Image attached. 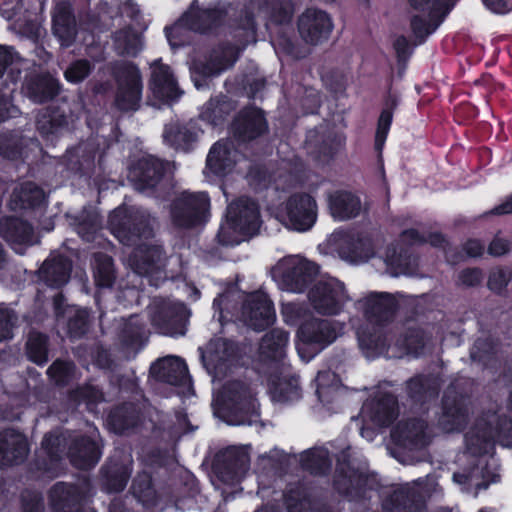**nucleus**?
I'll return each instance as SVG.
<instances>
[{"label": "nucleus", "mask_w": 512, "mask_h": 512, "mask_svg": "<svg viewBox=\"0 0 512 512\" xmlns=\"http://www.w3.org/2000/svg\"><path fill=\"white\" fill-rule=\"evenodd\" d=\"M93 484L89 476H81L75 483L58 481L48 491L53 512H96L90 508Z\"/></svg>", "instance_id": "0eeeda50"}, {"label": "nucleus", "mask_w": 512, "mask_h": 512, "mask_svg": "<svg viewBox=\"0 0 512 512\" xmlns=\"http://www.w3.org/2000/svg\"><path fill=\"white\" fill-rule=\"evenodd\" d=\"M166 163L147 155L138 159L129 169V179L137 191H153L166 174Z\"/></svg>", "instance_id": "aec40b11"}, {"label": "nucleus", "mask_w": 512, "mask_h": 512, "mask_svg": "<svg viewBox=\"0 0 512 512\" xmlns=\"http://www.w3.org/2000/svg\"><path fill=\"white\" fill-rule=\"evenodd\" d=\"M164 251L158 245H139L129 257L132 270L141 276L157 272L161 266Z\"/></svg>", "instance_id": "ea45409f"}, {"label": "nucleus", "mask_w": 512, "mask_h": 512, "mask_svg": "<svg viewBox=\"0 0 512 512\" xmlns=\"http://www.w3.org/2000/svg\"><path fill=\"white\" fill-rule=\"evenodd\" d=\"M150 374L156 381L175 387L184 386L190 380L185 361L177 356L156 360L150 367Z\"/></svg>", "instance_id": "bb28decb"}, {"label": "nucleus", "mask_w": 512, "mask_h": 512, "mask_svg": "<svg viewBox=\"0 0 512 512\" xmlns=\"http://www.w3.org/2000/svg\"><path fill=\"white\" fill-rule=\"evenodd\" d=\"M439 391V381L431 374H416L406 381L407 396L416 404L438 397Z\"/></svg>", "instance_id": "79ce46f5"}, {"label": "nucleus", "mask_w": 512, "mask_h": 512, "mask_svg": "<svg viewBox=\"0 0 512 512\" xmlns=\"http://www.w3.org/2000/svg\"><path fill=\"white\" fill-rule=\"evenodd\" d=\"M22 89L31 102L46 104L61 94L63 84L49 71H34L25 76Z\"/></svg>", "instance_id": "f3484780"}, {"label": "nucleus", "mask_w": 512, "mask_h": 512, "mask_svg": "<svg viewBox=\"0 0 512 512\" xmlns=\"http://www.w3.org/2000/svg\"><path fill=\"white\" fill-rule=\"evenodd\" d=\"M109 72L116 85L112 107L120 113L138 111L143 96V80L138 65L133 61L116 60L109 64Z\"/></svg>", "instance_id": "423d86ee"}, {"label": "nucleus", "mask_w": 512, "mask_h": 512, "mask_svg": "<svg viewBox=\"0 0 512 512\" xmlns=\"http://www.w3.org/2000/svg\"><path fill=\"white\" fill-rule=\"evenodd\" d=\"M380 486L375 473L364 471L353 464L349 448L336 454L333 488L338 494L362 500L368 491H377Z\"/></svg>", "instance_id": "39448f33"}, {"label": "nucleus", "mask_w": 512, "mask_h": 512, "mask_svg": "<svg viewBox=\"0 0 512 512\" xmlns=\"http://www.w3.org/2000/svg\"><path fill=\"white\" fill-rule=\"evenodd\" d=\"M73 224L76 232L82 239L91 241L95 238L101 222L97 213L83 210L75 217Z\"/></svg>", "instance_id": "e2e57ef3"}, {"label": "nucleus", "mask_w": 512, "mask_h": 512, "mask_svg": "<svg viewBox=\"0 0 512 512\" xmlns=\"http://www.w3.org/2000/svg\"><path fill=\"white\" fill-rule=\"evenodd\" d=\"M300 463L304 470L312 475H326L332 468V460L326 449H309L300 457Z\"/></svg>", "instance_id": "6e6d98bb"}, {"label": "nucleus", "mask_w": 512, "mask_h": 512, "mask_svg": "<svg viewBox=\"0 0 512 512\" xmlns=\"http://www.w3.org/2000/svg\"><path fill=\"white\" fill-rule=\"evenodd\" d=\"M366 320L357 329L359 347L367 357H377L388 350V328L400 308L398 300L388 292H371L358 301Z\"/></svg>", "instance_id": "f03ea898"}, {"label": "nucleus", "mask_w": 512, "mask_h": 512, "mask_svg": "<svg viewBox=\"0 0 512 512\" xmlns=\"http://www.w3.org/2000/svg\"><path fill=\"white\" fill-rule=\"evenodd\" d=\"M141 422V408L134 402H123L114 406L107 416L108 426L118 435L138 427Z\"/></svg>", "instance_id": "c9c22d12"}, {"label": "nucleus", "mask_w": 512, "mask_h": 512, "mask_svg": "<svg viewBox=\"0 0 512 512\" xmlns=\"http://www.w3.org/2000/svg\"><path fill=\"white\" fill-rule=\"evenodd\" d=\"M363 409L369 419L380 427L390 426L399 415L397 397L391 392H379L368 399Z\"/></svg>", "instance_id": "a878e982"}, {"label": "nucleus", "mask_w": 512, "mask_h": 512, "mask_svg": "<svg viewBox=\"0 0 512 512\" xmlns=\"http://www.w3.org/2000/svg\"><path fill=\"white\" fill-rule=\"evenodd\" d=\"M76 365L71 360L56 359L48 367L46 374L57 387H66L74 379Z\"/></svg>", "instance_id": "052dcab7"}, {"label": "nucleus", "mask_w": 512, "mask_h": 512, "mask_svg": "<svg viewBox=\"0 0 512 512\" xmlns=\"http://www.w3.org/2000/svg\"><path fill=\"white\" fill-rule=\"evenodd\" d=\"M241 314L245 324L257 332L266 330L276 320L273 302L262 292H253L247 297Z\"/></svg>", "instance_id": "a211bd4d"}, {"label": "nucleus", "mask_w": 512, "mask_h": 512, "mask_svg": "<svg viewBox=\"0 0 512 512\" xmlns=\"http://www.w3.org/2000/svg\"><path fill=\"white\" fill-rule=\"evenodd\" d=\"M342 251L351 261H367L374 255V248L369 237L362 234L349 236Z\"/></svg>", "instance_id": "4d7b16f0"}, {"label": "nucleus", "mask_w": 512, "mask_h": 512, "mask_svg": "<svg viewBox=\"0 0 512 512\" xmlns=\"http://www.w3.org/2000/svg\"><path fill=\"white\" fill-rule=\"evenodd\" d=\"M240 358V349L236 342L223 339L221 350L209 357V364L212 365L216 375H226Z\"/></svg>", "instance_id": "864d4df0"}, {"label": "nucleus", "mask_w": 512, "mask_h": 512, "mask_svg": "<svg viewBox=\"0 0 512 512\" xmlns=\"http://www.w3.org/2000/svg\"><path fill=\"white\" fill-rule=\"evenodd\" d=\"M108 223L111 233L125 246H134L153 236L150 217L140 210L116 209L109 215Z\"/></svg>", "instance_id": "9d476101"}, {"label": "nucleus", "mask_w": 512, "mask_h": 512, "mask_svg": "<svg viewBox=\"0 0 512 512\" xmlns=\"http://www.w3.org/2000/svg\"><path fill=\"white\" fill-rule=\"evenodd\" d=\"M67 125V115L59 106L43 108L36 116V129L47 144L55 145L59 134Z\"/></svg>", "instance_id": "72a5a7b5"}, {"label": "nucleus", "mask_w": 512, "mask_h": 512, "mask_svg": "<svg viewBox=\"0 0 512 512\" xmlns=\"http://www.w3.org/2000/svg\"><path fill=\"white\" fill-rule=\"evenodd\" d=\"M319 266L309 260L291 261L284 268L281 276L287 290L302 293L315 281Z\"/></svg>", "instance_id": "393cba45"}, {"label": "nucleus", "mask_w": 512, "mask_h": 512, "mask_svg": "<svg viewBox=\"0 0 512 512\" xmlns=\"http://www.w3.org/2000/svg\"><path fill=\"white\" fill-rule=\"evenodd\" d=\"M229 12L225 5L192 4L190 9L179 19V25L201 35H217L226 22L238 15V11L228 18Z\"/></svg>", "instance_id": "9b49d317"}, {"label": "nucleus", "mask_w": 512, "mask_h": 512, "mask_svg": "<svg viewBox=\"0 0 512 512\" xmlns=\"http://www.w3.org/2000/svg\"><path fill=\"white\" fill-rule=\"evenodd\" d=\"M382 506L385 512H424L426 499L420 490L401 486L383 501Z\"/></svg>", "instance_id": "c85d7f7f"}, {"label": "nucleus", "mask_w": 512, "mask_h": 512, "mask_svg": "<svg viewBox=\"0 0 512 512\" xmlns=\"http://www.w3.org/2000/svg\"><path fill=\"white\" fill-rule=\"evenodd\" d=\"M269 124L264 111L252 104L242 107L231 123V134L239 147L266 135Z\"/></svg>", "instance_id": "f8f14e48"}, {"label": "nucleus", "mask_w": 512, "mask_h": 512, "mask_svg": "<svg viewBox=\"0 0 512 512\" xmlns=\"http://www.w3.org/2000/svg\"><path fill=\"white\" fill-rule=\"evenodd\" d=\"M411 253L408 248L388 247L386 252V263L395 270L397 274L406 273L411 265Z\"/></svg>", "instance_id": "338daca9"}, {"label": "nucleus", "mask_w": 512, "mask_h": 512, "mask_svg": "<svg viewBox=\"0 0 512 512\" xmlns=\"http://www.w3.org/2000/svg\"><path fill=\"white\" fill-rule=\"evenodd\" d=\"M207 192L183 191L170 204L171 222L176 228L192 229L205 224L209 217Z\"/></svg>", "instance_id": "1a4fd4ad"}, {"label": "nucleus", "mask_w": 512, "mask_h": 512, "mask_svg": "<svg viewBox=\"0 0 512 512\" xmlns=\"http://www.w3.org/2000/svg\"><path fill=\"white\" fill-rule=\"evenodd\" d=\"M296 338L299 356L309 361L337 339V331L332 321L312 317L300 324Z\"/></svg>", "instance_id": "6e6552de"}, {"label": "nucleus", "mask_w": 512, "mask_h": 512, "mask_svg": "<svg viewBox=\"0 0 512 512\" xmlns=\"http://www.w3.org/2000/svg\"><path fill=\"white\" fill-rule=\"evenodd\" d=\"M427 424L420 418H410L400 422L391 432L395 445L417 451L426 448L430 439L426 433Z\"/></svg>", "instance_id": "4be33fe9"}, {"label": "nucleus", "mask_w": 512, "mask_h": 512, "mask_svg": "<svg viewBox=\"0 0 512 512\" xmlns=\"http://www.w3.org/2000/svg\"><path fill=\"white\" fill-rule=\"evenodd\" d=\"M149 86L154 97L159 100H176L181 94L170 66L161 63V60L152 64Z\"/></svg>", "instance_id": "473e14b6"}, {"label": "nucleus", "mask_w": 512, "mask_h": 512, "mask_svg": "<svg viewBox=\"0 0 512 512\" xmlns=\"http://www.w3.org/2000/svg\"><path fill=\"white\" fill-rule=\"evenodd\" d=\"M470 357L472 361L481 364L483 368H488L496 357V345L494 341L489 337L477 338L470 350Z\"/></svg>", "instance_id": "0e129e2a"}, {"label": "nucleus", "mask_w": 512, "mask_h": 512, "mask_svg": "<svg viewBox=\"0 0 512 512\" xmlns=\"http://www.w3.org/2000/svg\"><path fill=\"white\" fill-rule=\"evenodd\" d=\"M72 271L71 260L64 255L46 259L38 271L39 279L51 288H61L70 279Z\"/></svg>", "instance_id": "4c0bfd02"}, {"label": "nucleus", "mask_w": 512, "mask_h": 512, "mask_svg": "<svg viewBox=\"0 0 512 512\" xmlns=\"http://www.w3.org/2000/svg\"><path fill=\"white\" fill-rule=\"evenodd\" d=\"M284 211L288 227L297 232H306L317 221L318 205L309 193L295 192L285 201Z\"/></svg>", "instance_id": "2eb2a0df"}, {"label": "nucleus", "mask_w": 512, "mask_h": 512, "mask_svg": "<svg viewBox=\"0 0 512 512\" xmlns=\"http://www.w3.org/2000/svg\"><path fill=\"white\" fill-rule=\"evenodd\" d=\"M200 133L203 131L198 127L196 121L177 122L165 125L163 139L168 146L175 150L190 152L198 142Z\"/></svg>", "instance_id": "7c9ffc66"}, {"label": "nucleus", "mask_w": 512, "mask_h": 512, "mask_svg": "<svg viewBox=\"0 0 512 512\" xmlns=\"http://www.w3.org/2000/svg\"><path fill=\"white\" fill-rule=\"evenodd\" d=\"M49 337L42 332H31L26 342L28 359L38 366L48 362Z\"/></svg>", "instance_id": "13d9d810"}, {"label": "nucleus", "mask_w": 512, "mask_h": 512, "mask_svg": "<svg viewBox=\"0 0 512 512\" xmlns=\"http://www.w3.org/2000/svg\"><path fill=\"white\" fill-rule=\"evenodd\" d=\"M493 427L490 422L477 421L465 435L467 452L475 457H481L493 447Z\"/></svg>", "instance_id": "37998d69"}, {"label": "nucleus", "mask_w": 512, "mask_h": 512, "mask_svg": "<svg viewBox=\"0 0 512 512\" xmlns=\"http://www.w3.org/2000/svg\"><path fill=\"white\" fill-rule=\"evenodd\" d=\"M258 25L253 11L242 9L230 19L229 35L233 42L220 41L204 59H194L190 65L191 79L197 89L207 88L213 77L232 68L248 45L257 42Z\"/></svg>", "instance_id": "f257e3e1"}, {"label": "nucleus", "mask_w": 512, "mask_h": 512, "mask_svg": "<svg viewBox=\"0 0 512 512\" xmlns=\"http://www.w3.org/2000/svg\"><path fill=\"white\" fill-rule=\"evenodd\" d=\"M246 180L256 193L269 189L274 182V174L263 163H254L249 166Z\"/></svg>", "instance_id": "680f3d73"}, {"label": "nucleus", "mask_w": 512, "mask_h": 512, "mask_svg": "<svg viewBox=\"0 0 512 512\" xmlns=\"http://www.w3.org/2000/svg\"><path fill=\"white\" fill-rule=\"evenodd\" d=\"M46 201L42 188L33 182H25L20 188L14 190L11 202L15 208L21 210H35L41 208Z\"/></svg>", "instance_id": "603ef678"}, {"label": "nucleus", "mask_w": 512, "mask_h": 512, "mask_svg": "<svg viewBox=\"0 0 512 512\" xmlns=\"http://www.w3.org/2000/svg\"><path fill=\"white\" fill-rule=\"evenodd\" d=\"M132 495L145 509L155 508L159 503V495L154 487L151 473L142 471L132 480Z\"/></svg>", "instance_id": "3c124183"}, {"label": "nucleus", "mask_w": 512, "mask_h": 512, "mask_svg": "<svg viewBox=\"0 0 512 512\" xmlns=\"http://www.w3.org/2000/svg\"><path fill=\"white\" fill-rule=\"evenodd\" d=\"M331 16L324 10L308 7L298 17L297 29L301 39L317 46L327 41L333 31Z\"/></svg>", "instance_id": "dca6fc26"}, {"label": "nucleus", "mask_w": 512, "mask_h": 512, "mask_svg": "<svg viewBox=\"0 0 512 512\" xmlns=\"http://www.w3.org/2000/svg\"><path fill=\"white\" fill-rule=\"evenodd\" d=\"M445 9L437 13V9L428 12V20L421 15H413L410 19V28L418 44H423L433 34L448 15Z\"/></svg>", "instance_id": "5fc2aeb1"}, {"label": "nucleus", "mask_w": 512, "mask_h": 512, "mask_svg": "<svg viewBox=\"0 0 512 512\" xmlns=\"http://www.w3.org/2000/svg\"><path fill=\"white\" fill-rule=\"evenodd\" d=\"M469 421V398L455 388H447L441 399L439 427L448 433L462 432Z\"/></svg>", "instance_id": "4468645a"}, {"label": "nucleus", "mask_w": 512, "mask_h": 512, "mask_svg": "<svg viewBox=\"0 0 512 512\" xmlns=\"http://www.w3.org/2000/svg\"><path fill=\"white\" fill-rule=\"evenodd\" d=\"M68 457L73 466L89 470L96 466L101 458L98 443L88 435L74 437L68 446Z\"/></svg>", "instance_id": "c756f323"}, {"label": "nucleus", "mask_w": 512, "mask_h": 512, "mask_svg": "<svg viewBox=\"0 0 512 512\" xmlns=\"http://www.w3.org/2000/svg\"><path fill=\"white\" fill-rule=\"evenodd\" d=\"M117 53L121 56L136 57L142 50V41L139 34L125 31L115 39Z\"/></svg>", "instance_id": "774afa93"}, {"label": "nucleus", "mask_w": 512, "mask_h": 512, "mask_svg": "<svg viewBox=\"0 0 512 512\" xmlns=\"http://www.w3.org/2000/svg\"><path fill=\"white\" fill-rule=\"evenodd\" d=\"M69 439L70 434L68 431L61 429L52 430L44 435L40 449L61 462Z\"/></svg>", "instance_id": "bf43d9fd"}, {"label": "nucleus", "mask_w": 512, "mask_h": 512, "mask_svg": "<svg viewBox=\"0 0 512 512\" xmlns=\"http://www.w3.org/2000/svg\"><path fill=\"white\" fill-rule=\"evenodd\" d=\"M260 205L248 196L232 201L226 209L225 223L217 233L218 242L225 246H236L256 236L261 228Z\"/></svg>", "instance_id": "7ed1b4c3"}, {"label": "nucleus", "mask_w": 512, "mask_h": 512, "mask_svg": "<svg viewBox=\"0 0 512 512\" xmlns=\"http://www.w3.org/2000/svg\"><path fill=\"white\" fill-rule=\"evenodd\" d=\"M244 8L251 9L255 19V10H257L267 23L275 26L290 24L295 13L293 0H249V3L244 4L238 13Z\"/></svg>", "instance_id": "b1692460"}, {"label": "nucleus", "mask_w": 512, "mask_h": 512, "mask_svg": "<svg viewBox=\"0 0 512 512\" xmlns=\"http://www.w3.org/2000/svg\"><path fill=\"white\" fill-rule=\"evenodd\" d=\"M30 452L27 437L14 428L0 432V464L11 467L26 461Z\"/></svg>", "instance_id": "5701e85b"}, {"label": "nucleus", "mask_w": 512, "mask_h": 512, "mask_svg": "<svg viewBox=\"0 0 512 512\" xmlns=\"http://www.w3.org/2000/svg\"><path fill=\"white\" fill-rule=\"evenodd\" d=\"M189 311L183 303H161L151 317L152 325L167 336H184Z\"/></svg>", "instance_id": "6ab92c4d"}, {"label": "nucleus", "mask_w": 512, "mask_h": 512, "mask_svg": "<svg viewBox=\"0 0 512 512\" xmlns=\"http://www.w3.org/2000/svg\"><path fill=\"white\" fill-rule=\"evenodd\" d=\"M61 462L39 449L28 462L26 475L29 480L54 479L59 476Z\"/></svg>", "instance_id": "de8ad7c7"}, {"label": "nucleus", "mask_w": 512, "mask_h": 512, "mask_svg": "<svg viewBox=\"0 0 512 512\" xmlns=\"http://www.w3.org/2000/svg\"><path fill=\"white\" fill-rule=\"evenodd\" d=\"M215 406L218 416L230 425H251L260 417L250 385L238 379L227 381L222 386Z\"/></svg>", "instance_id": "20e7f679"}, {"label": "nucleus", "mask_w": 512, "mask_h": 512, "mask_svg": "<svg viewBox=\"0 0 512 512\" xmlns=\"http://www.w3.org/2000/svg\"><path fill=\"white\" fill-rule=\"evenodd\" d=\"M232 143L219 140L212 145L206 158V168L217 177H225L235 166L232 159Z\"/></svg>", "instance_id": "c03bdc74"}, {"label": "nucleus", "mask_w": 512, "mask_h": 512, "mask_svg": "<svg viewBox=\"0 0 512 512\" xmlns=\"http://www.w3.org/2000/svg\"><path fill=\"white\" fill-rule=\"evenodd\" d=\"M249 467V457L243 449L229 446L221 450L215 459V471L220 481L226 484L239 482Z\"/></svg>", "instance_id": "412c9836"}, {"label": "nucleus", "mask_w": 512, "mask_h": 512, "mask_svg": "<svg viewBox=\"0 0 512 512\" xmlns=\"http://www.w3.org/2000/svg\"><path fill=\"white\" fill-rule=\"evenodd\" d=\"M52 31L61 46L69 47L77 36V23L74 9L69 2L59 3L52 15Z\"/></svg>", "instance_id": "f704fd0d"}, {"label": "nucleus", "mask_w": 512, "mask_h": 512, "mask_svg": "<svg viewBox=\"0 0 512 512\" xmlns=\"http://www.w3.org/2000/svg\"><path fill=\"white\" fill-rule=\"evenodd\" d=\"M90 312L87 308H79L68 319L67 332L71 339H81L89 331Z\"/></svg>", "instance_id": "69168bd1"}, {"label": "nucleus", "mask_w": 512, "mask_h": 512, "mask_svg": "<svg viewBox=\"0 0 512 512\" xmlns=\"http://www.w3.org/2000/svg\"><path fill=\"white\" fill-rule=\"evenodd\" d=\"M34 228L30 222L16 216H5L0 219V237L12 247L15 245H31Z\"/></svg>", "instance_id": "a19ab883"}, {"label": "nucleus", "mask_w": 512, "mask_h": 512, "mask_svg": "<svg viewBox=\"0 0 512 512\" xmlns=\"http://www.w3.org/2000/svg\"><path fill=\"white\" fill-rule=\"evenodd\" d=\"M288 342L289 333L287 331L273 328L261 339L260 355L268 361L280 362L286 355Z\"/></svg>", "instance_id": "49530a36"}, {"label": "nucleus", "mask_w": 512, "mask_h": 512, "mask_svg": "<svg viewBox=\"0 0 512 512\" xmlns=\"http://www.w3.org/2000/svg\"><path fill=\"white\" fill-rule=\"evenodd\" d=\"M94 283L97 288H112L116 281V268L112 256L104 252H96L92 257Z\"/></svg>", "instance_id": "8fccbe9b"}, {"label": "nucleus", "mask_w": 512, "mask_h": 512, "mask_svg": "<svg viewBox=\"0 0 512 512\" xmlns=\"http://www.w3.org/2000/svg\"><path fill=\"white\" fill-rule=\"evenodd\" d=\"M329 214L334 220L348 221L361 214L362 202L360 197L349 190L337 189L327 196Z\"/></svg>", "instance_id": "cd10ccee"}, {"label": "nucleus", "mask_w": 512, "mask_h": 512, "mask_svg": "<svg viewBox=\"0 0 512 512\" xmlns=\"http://www.w3.org/2000/svg\"><path fill=\"white\" fill-rule=\"evenodd\" d=\"M235 103L226 95L212 97L203 106L200 118L212 126L222 125L228 116L234 111Z\"/></svg>", "instance_id": "09e8293b"}, {"label": "nucleus", "mask_w": 512, "mask_h": 512, "mask_svg": "<svg viewBox=\"0 0 512 512\" xmlns=\"http://www.w3.org/2000/svg\"><path fill=\"white\" fill-rule=\"evenodd\" d=\"M131 464L110 458L100 469L102 488L107 493L122 492L131 477Z\"/></svg>", "instance_id": "58836bf2"}, {"label": "nucleus", "mask_w": 512, "mask_h": 512, "mask_svg": "<svg viewBox=\"0 0 512 512\" xmlns=\"http://www.w3.org/2000/svg\"><path fill=\"white\" fill-rule=\"evenodd\" d=\"M306 143L319 160L326 162L335 158L341 146L340 138L335 132L319 134L316 129L309 132Z\"/></svg>", "instance_id": "a18cd8bd"}, {"label": "nucleus", "mask_w": 512, "mask_h": 512, "mask_svg": "<svg viewBox=\"0 0 512 512\" xmlns=\"http://www.w3.org/2000/svg\"><path fill=\"white\" fill-rule=\"evenodd\" d=\"M308 298L317 313L327 316L338 315L349 299L344 284L334 278L316 282Z\"/></svg>", "instance_id": "ddd939ff"}, {"label": "nucleus", "mask_w": 512, "mask_h": 512, "mask_svg": "<svg viewBox=\"0 0 512 512\" xmlns=\"http://www.w3.org/2000/svg\"><path fill=\"white\" fill-rule=\"evenodd\" d=\"M401 102L398 92L392 91L391 87L383 97V107L378 116L376 123V131L374 136V149L381 155L385 142L389 135L394 112L397 110Z\"/></svg>", "instance_id": "e433bc0d"}, {"label": "nucleus", "mask_w": 512, "mask_h": 512, "mask_svg": "<svg viewBox=\"0 0 512 512\" xmlns=\"http://www.w3.org/2000/svg\"><path fill=\"white\" fill-rule=\"evenodd\" d=\"M37 146V139L25 136L22 131L6 130L0 133V157L3 159L25 161L29 152Z\"/></svg>", "instance_id": "2f4dec72"}]
</instances>
